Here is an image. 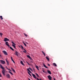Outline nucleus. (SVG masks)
Wrapping results in <instances>:
<instances>
[{
    "label": "nucleus",
    "instance_id": "dca6fc26",
    "mask_svg": "<svg viewBox=\"0 0 80 80\" xmlns=\"http://www.w3.org/2000/svg\"><path fill=\"white\" fill-rule=\"evenodd\" d=\"M6 61L7 63V65H9V62L7 60V59H6Z\"/></svg>",
    "mask_w": 80,
    "mask_h": 80
},
{
    "label": "nucleus",
    "instance_id": "09e8293b",
    "mask_svg": "<svg viewBox=\"0 0 80 80\" xmlns=\"http://www.w3.org/2000/svg\"><path fill=\"white\" fill-rule=\"evenodd\" d=\"M14 80H16V79H14Z\"/></svg>",
    "mask_w": 80,
    "mask_h": 80
},
{
    "label": "nucleus",
    "instance_id": "a211bd4d",
    "mask_svg": "<svg viewBox=\"0 0 80 80\" xmlns=\"http://www.w3.org/2000/svg\"><path fill=\"white\" fill-rule=\"evenodd\" d=\"M21 64H22V65H23V66L24 65V64L23 63L22 61H21Z\"/></svg>",
    "mask_w": 80,
    "mask_h": 80
},
{
    "label": "nucleus",
    "instance_id": "20e7f679",
    "mask_svg": "<svg viewBox=\"0 0 80 80\" xmlns=\"http://www.w3.org/2000/svg\"><path fill=\"white\" fill-rule=\"evenodd\" d=\"M0 62H1V63L3 64H5V61L2 60H0Z\"/></svg>",
    "mask_w": 80,
    "mask_h": 80
},
{
    "label": "nucleus",
    "instance_id": "0eeeda50",
    "mask_svg": "<svg viewBox=\"0 0 80 80\" xmlns=\"http://www.w3.org/2000/svg\"><path fill=\"white\" fill-rule=\"evenodd\" d=\"M5 44L7 45V46H8L9 47H10V45L9 44L8 42H5Z\"/></svg>",
    "mask_w": 80,
    "mask_h": 80
},
{
    "label": "nucleus",
    "instance_id": "bb28decb",
    "mask_svg": "<svg viewBox=\"0 0 80 80\" xmlns=\"http://www.w3.org/2000/svg\"><path fill=\"white\" fill-rule=\"evenodd\" d=\"M24 36H25L26 37H28V35L25 34V33H24Z\"/></svg>",
    "mask_w": 80,
    "mask_h": 80
},
{
    "label": "nucleus",
    "instance_id": "39448f33",
    "mask_svg": "<svg viewBox=\"0 0 80 80\" xmlns=\"http://www.w3.org/2000/svg\"><path fill=\"white\" fill-rule=\"evenodd\" d=\"M48 79H49V80H52V78L50 75H49V76H48Z\"/></svg>",
    "mask_w": 80,
    "mask_h": 80
},
{
    "label": "nucleus",
    "instance_id": "473e14b6",
    "mask_svg": "<svg viewBox=\"0 0 80 80\" xmlns=\"http://www.w3.org/2000/svg\"><path fill=\"white\" fill-rule=\"evenodd\" d=\"M0 35H1V37H2V33H0Z\"/></svg>",
    "mask_w": 80,
    "mask_h": 80
},
{
    "label": "nucleus",
    "instance_id": "b1692460",
    "mask_svg": "<svg viewBox=\"0 0 80 80\" xmlns=\"http://www.w3.org/2000/svg\"><path fill=\"white\" fill-rule=\"evenodd\" d=\"M35 74H36V75L38 77H39V76L38 74L37 73H36Z\"/></svg>",
    "mask_w": 80,
    "mask_h": 80
},
{
    "label": "nucleus",
    "instance_id": "e433bc0d",
    "mask_svg": "<svg viewBox=\"0 0 80 80\" xmlns=\"http://www.w3.org/2000/svg\"><path fill=\"white\" fill-rule=\"evenodd\" d=\"M15 53H16L17 54L19 53L18 52H17V51L15 52Z\"/></svg>",
    "mask_w": 80,
    "mask_h": 80
},
{
    "label": "nucleus",
    "instance_id": "393cba45",
    "mask_svg": "<svg viewBox=\"0 0 80 80\" xmlns=\"http://www.w3.org/2000/svg\"><path fill=\"white\" fill-rule=\"evenodd\" d=\"M9 73H10L11 75H13V74H12V72L11 71H9Z\"/></svg>",
    "mask_w": 80,
    "mask_h": 80
},
{
    "label": "nucleus",
    "instance_id": "c9c22d12",
    "mask_svg": "<svg viewBox=\"0 0 80 80\" xmlns=\"http://www.w3.org/2000/svg\"><path fill=\"white\" fill-rule=\"evenodd\" d=\"M27 70H28V71H29V70H29V68H28V69H27Z\"/></svg>",
    "mask_w": 80,
    "mask_h": 80
},
{
    "label": "nucleus",
    "instance_id": "8fccbe9b",
    "mask_svg": "<svg viewBox=\"0 0 80 80\" xmlns=\"http://www.w3.org/2000/svg\"><path fill=\"white\" fill-rule=\"evenodd\" d=\"M0 80H1V79H0Z\"/></svg>",
    "mask_w": 80,
    "mask_h": 80
},
{
    "label": "nucleus",
    "instance_id": "c85d7f7f",
    "mask_svg": "<svg viewBox=\"0 0 80 80\" xmlns=\"http://www.w3.org/2000/svg\"><path fill=\"white\" fill-rule=\"evenodd\" d=\"M21 48H22V49H24V48H23V47L22 45H21Z\"/></svg>",
    "mask_w": 80,
    "mask_h": 80
},
{
    "label": "nucleus",
    "instance_id": "9d476101",
    "mask_svg": "<svg viewBox=\"0 0 80 80\" xmlns=\"http://www.w3.org/2000/svg\"><path fill=\"white\" fill-rule=\"evenodd\" d=\"M48 74H51L52 73L50 71H49V69H48Z\"/></svg>",
    "mask_w": 80,
    "mask_h": 80
},
{
    "label": "nucleus",
    "instance_id": "de8ad7c7",
    "mask_svg": "<svg viewBox=\"0 0 80 80\" xmlns=\"http://www.w3.org/2000/svg\"><path fill=\"white\" fill-rule=\"evenodd\" d=\"M29 80H31V79H30V78H29Z\"/></svg>",
    "mask_w": 80,
    "mask_h": 80
},
{
    "label": "nucleus",
    "instance_id": "58836bf2",
    "mask_svg": "<svg viewBox=\"0 0 80 80\" xmlns=\"http://www.w3.org/2000/svg\"><path fill=\"white\" fill-rule=\"evenodd\" d=\"M42 72H43L45 73V72L44 71V70H42Z\"/></svg>",
    "mask_w": 80,
    "mask_h": 80
},
{
    "label": "nucleus",
    "instance_id": "f03ea898",
    "mask_svg": "<svg viewBox=\"0 0 80 80\" xmlns=\"http://www.w3.org/2000/svg\"><path fill=\"white\" fill-rule=\"evenodd\" d=\"M12 43L13 44H12V46L15 48V49H16V44L14 43L13 42H12Z\"/></svg>",
    "mask_w": 80,
    "mask_h": 80
},
{
    "label": "nucleus",
    "instance_id": "5701e85b",
    "mask_svg": "<svg viewBox=\"0 0 80 80\" xmlns=\"http://www.w3.org/2000/svg\"><path fill=\"white\" fill-rule=\"evenodd\" d=\"M42 53H43V54H44V56H46L45 53L43 52V51H42Z\"/></svg>",
    "mask_w": 80,
    "mask_h": 80
},
{
    "label": "nucleus",
    "instance_id": "6e6552de",
    "mask_svg": "<svg viewBox=\"0 0 80 80\" xmlns=\"http://www.w3.org/2000/svg\"><path fill=\"white\" fill-rule=\"evenodd\" d=\"M49 56H47L46 57V58L47 59V60H48V61L49 62L50 61L49 59L48 58Z\"/></svg>",
    "mask_w": 80,
    "mask_h": 80
},
{
    "label": "nucleus",
    "instance_id": "1a4fd4ad",
    "mask_svg": "<svg viewBox=\"0 0 80 80\" xmlns=\"http://www.w3.org/2000/svg\"><path fill=\"white\" fill-rule=\"evenodd\" d=\"M52 65L53 66H55V67H57V65L55 63H52Z\"/></svg>",
    "mask_w": 80,
    "mask_h": 80
},
{
    "label": "nucleus",
    "instance_id": "72a5a7b5",
    "mask_svg": "<svg viewBox=\"0 0 80 80\" xmlns=\"http://www.w3.org/2000/svg\"><path fill=\"white\" fill-rule=\"evenodd\" d=\"M29 69H30V70H31V71H32V69H31V68H29Z\"/></svg>",
    "mask_w": 80,
    "mask_h": 80
},
{
    "label": "nucleus",
    "instance_id": "9b49d317",
    "mask_svg": "<svg viewBox=\"0 0 80 80\" xmlns=\"http://www.w3.org/2000/svg\"><path fill=\"white\" fill-rule=\"evenodd\" d=\"M32 76H33V77L34 78L36 79L37 78H36L35 75V74H32Z\"/></svg>",
    "mask_w": 80,
    "mask_h": 80
},
{
    "label": "nucleus",
    "instance_id": "7ed1b4c3",
    "mask_svg": "<svg viewBox=\"0 0 80 80\" xmlns=\"http://www.w3.org/2000/svg\"><path fill=\"white\" fill-rule=\"evenodd\" d=\"M3 52L4 53V54L6 55L7 56L8 55V53H7V52L5 51V50H3Z\"/></svg>",
    "mask_w": 80,
    "mask_h": 80
},
{
    "label": "nucleus",
    "instance_id": "2f4dec72",
    "mask_svg": "<svg viewBox=\"0 0 80 80\" xmlns=\"http://www.w3.org/2000/svg\"><path fill=\"white\" fill-rule=\"evenodd\" d=\"M6 68L8 70H10V71H12L10 69H9L8 68L6 67Z\"/></svg>",
    "mask_w": 80,
    "mask_h": 80
},
{
    "label": "nucleus",
    "instance_id": "79ce46f5",
    "mask_svg": "<svg viewBox=\"0 0 80 80\" xmlns=\"http://www.w3.org/2000/svg\"><path fill=\"white\" fill-rule=\"evenodd\" d=\"M0 57H2V55L0 54Z\"/></svg>",
    "mask_w": 80,
    "mask_h": 80
},
{
    "label": "nucleus",
    "instance_id": "f257e3e1",
    "mask_svg": "<svg viewBox=\"0 0 80 80\" xmlns=\"http://www.w3.org/2000/svg\"><path fill=\"white\" fill-rule=\"evenodd\" d=\"M0 67L2 69V73L3 75L5 76V73H6V70L5 69V68H4L2 65H0Z\"/></svg>",
    "mask_w": 80,
    "mask_h": 80
},
{
    "label": "nucleus",
    "instance_id": "7c9ffc66",
    "mask_svg": "<svg viewBox=\"0 0 80 80\" xmlns=\"http://www.w3.org/2000/svg\"><path fill=\"white\" fill-rule=\"evenodd\" d=\"M14 54L16 55L17 56H18V54L17 53H14Z\"/></svg>",
    "mask_w": 80,
    "mask_h": 80
},
{
    "label": "nucleus",
    "instance_id": "f3484780",
    "mask_svg": "<svg viewBox=\"0 0 80 80\" xmlns=\"http://www.w3.org/2000/svg\"><path fill=\"white\" fill-rule=\"evenodd\" d=\"M10 49H11L13 51H14V49L11 47V46L10 47Z\"/></svg>",
    "mask_w": 80,
    "mask_h": 80
},
{
    "label": "nucleus",
    "instance_id": "2eb2a0df",
    "mask_svg": "<svg viewBox=\"0 0 80 80\" xmlns=\"http://www.w3.org/2000/svg\"><path fill=\"white\" fill-rule=\"evenodd\" d=\"M11 69L13 71V72H14L15 73L16 72H15V70H14V69L13 68H11Z\"/></svg>",
    "mask_w": 80,
    "mask_h": 80
},
{
    "label": "nucleus",
    "instance_id": "cd10ccee",
    "mask_svg": "<svg viewBox=\"0 0 80 80\" xmlns=\"http://www.w3.org/2000/svg\"><path fill=\"white\" fill-rule=\"evenodd\" d=\"M23 44H24V46H25V47L27 46V45L25 43L23 42Z\"/></svg>",
    "mask_w": 80,
    "mask_h": 80
},
{
    "label": "nucleus",
    "instance_id": "37998d69",
    "mask_svg": "<svg viewBox=\"0 0 80 80\" xmlns=\"http://www.w3.org/2000/svg\"><path fill=\"white\" fill-rule=\"evenodd\" d=\"M53 80H56L55 79V78H53Z\"/></svg>",
    "mask_w": 80,
    "mask_h": 80
},
{
    "label": "nucleus",
    "instance_id": "f8f14e48",
    "mask_svg": "<svg viewBox=\"0 0 80 80\" xmlns=\"http://www.w3.org/2000/svg\"><path fill=\"white\" fill-rule=\"evenodd\" d=\"M6 76L7 78H10V76L9 75V74H6Z\"/></svg>",
    "mask_w": 80,
    "mask_h": 80
},
{
    "label": "nucleus",
    "instance_id": "ea45409f",
    "mask_svg": "<svg viewBox=\"0 0 80 80\" xmlns=\"http://www.w3.org/2000/svg\"><path fill=\"white\" fill-rule=\"evenodd\" d=\"M44 73H47V72H44Z\"/></svg>",
    "mask_w": 80,
    "mask_h": 80
},
{
    "label": "nucleus",
    "instance_id": "4be33fe9",
    "mask_svg": "<svg viewBox=\"0 0 80 80\" xmlns=\"http://www.w3.org/2000/svg\"><path fill=\"white\" fill-rule=\"evenodd\" d=\"M23 50H24V51H23L24 52L26 53V52H27V51L26 50V49L25 48H23Z\"/></svg>",
    "mask_w": 80,
    "mask_h": 80
},
{
    "label": "nucleus",
    "instance_id": "c756f323",
    "mask_svg": "<svg viewBox=\"0 0 80 80\" xmlns=\"http://www.w3.org/2000/svg\"><path fill=\"white\" fill-rule=\"evenodd\" d=\"M36 78L37 79V80H42V79H38V78Z\"/></svg>",
    "mask_w": 80,
    "mask_h": 80
},
{
    "label": "nucleus",
    "instance_id": "412c9836",
    "mask_svg": "<svg viewBox=\"0 0 80 80\" xmlns=\"http://www.w3.org/2000/svg\"><path fill=\"white\" fill-rule=\"evenodd\" d=\"M36 68H37L38 70H39V69H38V66L37 65L36 66Z\"/></svg>",
    "mask_w": 80,
    "mask_h": 80
},
{
    "label": "nucleus",
    "instance_id": "4468645a",
    "mask_svg": "<svg viewBox=\"0 0 80 80\" xmlns=\"http://www.w3.org/2000/svg\"><path fill=\"white\" fill-rule=\"evenodd\" d=\"M11 60H12L13 61V62L15 63V62L13 60L12 57H11Z\"/></svg>",
    "mask_w": 80,
    "mask_h": 80
},
{
    "label": "nucleus",
    "instance_id": "a19ab883",
    "mask_svg": "<svg viewBox=\"0 0 80 80\" xmlns=\"http://www.w3.org/2000/svg\"><path fill=\"white\" fill-rule=\"evenodd\" d=\"M2 77V75L1 74H0V77Z\"/></svg>",
    "mask_w": 80,
    "mask_h": 80
},
{
    "label": "nucleus",
    "instance_id": "4c0bfd02",
    "mask_svg": "<svg viewBox=\"0 0 80 80\" xmlns=\"http://www.w3.org/2000/svg\"><path fill=\"white\" fill-rule=\"evenodd\" d=\"M29 72L30 73H32V72H31L30 71V70H29Z\"/></svg>",
    "mask_w": 80,
    "mask_h": 80
},
{
    "label": "nucleus",
    "instance_id": "c03bdc74",
    "mask_svg": "<svg viewBox=\"0 0 80 80\" xmlns=\"http://www.w3.org/2000/svg\"><path fill=\"white\" fill-rule=\"evenodd\" d=\"M26 44H28V43L27 42H26Z\"/></svg>",
    "mask_w": 80,
    "mask_h": 80
},
{
    "label": "nucleus",
    "instance_id": "aec40b11",
    "mask_svg": "<svg viewBox=\"0 0 80 80\" xmlns=\"http://www.w3.org/2000/svg\"><path fill=\"white\" fill-rule=\"evenodd\" d=\"M0 18H1V19L2 20L3 19V18H2V16H0Z\"/></svg>",
    "mask_w": 80,
    "mask_h": 80
},
{
    "label": "nucleus",
    "instance_id": "a18cd8bd",
    "mask_svg": "<svg viewBox=\"0 0 80 80\" xmlns=\"http://www.w3.org/2000/svg\"><path fill=\"white\" fill-rule=\"evenodd\" d=\"M28 65H30L29 63L28 62Z\"/></svg>",
    "mask_w": 80,
    "mask_h": 80
},
{
    "label": "nucleus",
    "instance_id": "423d86ee",
    "mask_svg": "<svg viewBox=\"0 0 80 80\" xmlns=\"http://www.w3.org/2000/svg\"><path fill=\"white\" fill-rule=\"evenodd\" d=\"M9 41V39L8 38H5L4 39V42H6Z\"/></svg>",
    "mask_w": 80,
    "mask_h": 80
},
{
    "label": "nucleus",
    "instance_id": "a878e982",
    "mask_svg": "<svg viewBox=\"0 0 80 80\" xmlns=\"http://www.w3.org/2000/svg\"><path fill=\"white\" fill-rule=\"evenodd\" d=\"M28 74H29V76H30L31 77H32V75H31V74L30 73V72H28Z\"/></svg>",
    "mask_w": 80,
    "mask_h": 80
},
{
    "label": "nucleus",
    "instance_id": "6ab92c4d",
    "mask_svg": "<svg viewBox=\"0 0 80 80\" xmlns=\"http://www.w3.org/2000/svg\"><path fill=\"white\" fill-rule=\"evenodd\" d=\"M27 57L29 59H30L31 58L30 56L29 55H27Z\"/></svg>",
    "mask_w": 80,
    "mask_h": 80
},
{
    "label": "nucleus",
    "instance_id": "ddd939ff",
    "mask_svg": "<svg viewBox=\"0 0 80 80\" xmlns=\"http://www.w3.org/2000/svg\"><path fill=\"white\" fill-rule=\"evenodd\" d=\"M43 66H44V67H45V68H46L47 69H48V67H47L44 63H43Z\"/></svg>",
    "mask_w": 80,
    "mask_h": 80
},
{
    "label": "nucleus",
    "instance_id": "f704fd0d",
    "mask_svg": "<svg viewBox=\"0 0 80 80\" xmlns=\"http://www.w3.org/2000/svg\"><path fill=\"white\" fill-rule=\"evenodd\" d=\"M48 65L49 66H50V65L49 63L48 64Z\"/></svg>",
    "mask_w": 80,
    "mask_h": 80
},
{
    "label": "nucleus",
    "instance_id": "49530a36",
    "mask_svg": "<svg viewBox=\"0 0 80 80\" xmlns=\"http://www.w3.org/2000/svg\"><path fill=\"white\" fill-rule=\"evenodd\" d=\"M33 70H34V71H35V69L33 68Z\"/></svg>",
    "mask_w": 80,
    "mask_h": 80
}]
</instances>
